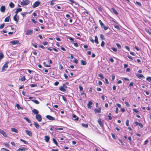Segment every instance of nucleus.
I'll list each match as a JSON object with an SVG mask.
<instances>
[{
  "label": "nucleus",
  "mask_w": 151,
  "mask_h": 151,
  "mask_svg": "<svg viewBox=\"0 0 151 151\" xmlns=\"http://www.w3.org/2000/svg\"><path fill=\"white\" fill-rule=\"evenodd\" d=\"M147 80L148 82L151 83V77H147L146 79Z\"/></svg>",
  "instance_id": "nucleus-33"
},
{
  "label": "nucleus",
  "mask_w": 151,
  "mask_h": 151,
  "mask_svg": "<svg viewBox=\"0 0 151 151\" xmlns=\"http://www.w3.org/2000/svg\"><path fill=\"white\" fill-rule=\"evenodd\" d=\"M33 30L31 29H29L27 30L26 34L27 35H31L32 34Z\"/></svg>",
  "instance_id": "nucleus-6"
},
{
  "label": "nucleus",
  "mask_w": 151,
  "mask_h": 151,
  "mask_svg": "<svg viewBox=\"0 0 151 151\" xmlns=\"http://www.w3.org/2000/svg\"><path fill=\"white\" fill-rule=\"evenodd\" d=\"M55 129L56 130H62L63 129L62 128H55Z\"/></svg>",
  "instance_id": "nucleus-51"
},
{
  "label": "nucleus",
  "mask_w": 151,
  "mask_h": 151,
  "mask_svg": "<svg viewBox=\"0 0 151 151\" xmlns=\"http://www.w3.org/2000/svg\"><path fill=\"white\" fill-rule=\"evenodd\" d=\"M79 88L80 91H82L83 89V87L81 85H80L79 86Z\"/></svg>",
  "instance_id": "nucleus-45"
},
{
  "label": "nucleus",
  "mask_w": 151,
  "mask_h": 151,
  "mask_svg": "<svg viewBox=\"0 0 151 151\" xmlns=\"http://www.w3.org/2000/svg\"><path fill=\"white\" fill-rule=\"evenodd\" d=\"M145 30L147 33L151 36V32L149 31V29L145 28Z\"/></svg>",
  "instance_id": "nucleus-29"
},
{
  "label": "nucleus",
  "mask_w": 151,
  "mask_h": 151,
  "mask_svg": "<svg viewBox=\"0 0 151 151\" xmlns=\"http://www.w3.org/2000/svg\"><path fill=\"white\" fill-rule=\"evenodd\" d=\"M59 90L63 92H65L66 91V89H65L64 88L63 86H60L59 88Z\"/></svg>",
  "instance_id": "nucleus-20"
},
{
  "label": "nucleus",
  "mask_w": 151,
  "mask_h": 151,
  "mask_svg": "<svg viewBox=\"0 0 151 151\" xmlns=\"http://www.w3.org/2000/svg\"><path fill=\"white\" fill-rule=\"evenodd\" d=\"M95 42L97 44H99V42H98V37L96 36L95 37Z\"/></svg>",
  "instance_id": "nucleus-28"
},
{
  "label": "nucleus",
  "mask_w": 151,
  "mask_h": 151,
  "mask_svg": "<svg viewBox=\"0 0 151 151\" xmlns=\"http://www.w3.org/2000/svg\"><path fill=\"white\" fill-rule=\"evenodd\" d=\"M69 1H70L71 3L72 4H74L75 5H78V6H79V4L77 3V2H75L73 0H68Z\"/></svg>",
  "instance_id": "nucleus-16"
},
{
  "label": "nucleus",
  "mask_w": 151,
  "mask_h": 151,
  "mask_svg": "<svg viewBox=\"0 0 151 151\" xmlns=\"http://www.w3.org/2000/svg\"><path fill=\"white\" fill-rule=\"evenodd\" d=\"M111 10L112 12L116 15H117L118 14V13L114 8H111Z\"/></svg>",
  "instance_id": "nucleus-15"
},
{
  "label": "nucleus",
  "mask_w": 151,
  "mask_h": 151,
  "mask_svg": "<svg viewBox=\"0 0 151 151\" xmlns=\"http://www.w3.org/2000/svg\"><path fill=\"white\" fill-rule=\"evenodd\" d=\"M27 150V149L24 147H22L19 148L17 151H25Z\"/></svg>",
  "instance_id": "nucleus-12"
},
{
  "label": "nucleus",
  "mask_w": 151,
  "mask_h": 151,
  "mask_svg": "<svg viewBox=\"0 0 151 151\" xmlns=\"http://www.w3.org/2000/svg\"><path fill=\"white\" fill-rule=\"evenodd\" d=\"M9 61H7L4 64V65L3 66L2 68V71H3V70L5 69L6 68H7L8 67V64L9 63Z\"/></svg>",
  "instance_id": "nucleus-4"
},
{
  "label": "nucleus",
  "mask_w": 151,
  "mask_h": 151,
  "mask_svg": "<svg viewBox=\"0 0 151 151\" xmlns=\"http://www.w3.org/2000/svg\"><path fill=\"white\" fill-rule=\"evenodd\" d=\"M93 103L91 101H89L88 104H87L88 107V108L91 109L92 106L91 105Z\"/></svg>",
  "instance_id": "nucleus-14"
},
{
  "label": "nucleus",
  "mask_w": 151,
  "mask_h": 151,
  "mask_svg": "<svg viewBox=\"0 0 151 151\" xmlns=\"http://www.w3.org/2000/svg\"><path fill=\"white\" fill-rule=\"evenodd\" d=\"M116 45L119 49H120L121 48V46L119 44L117 43H116Z\"/></svg>",
  "instance_id": "nucleus-47"
},
{
  "label": "nucleus",
  "mask_w": 151,
  "mask_h": 151,
  "mask_svg": "<svg viewBox=\"0 0 151 151\" xmlns=\"http://www.w3.org/2000/svg\"><path fill=\"white\" fill-rule=\"evenodd\" d=\"M125 104H126V105L127 106H129V104L128 102H125Z\"/></svg>",
  "instance_id": "nucleus-60"
},
{
  "label": "nucleus",
  "mask_w": 151,
  "mask_h": 151,
  "mask_svg": "<svg viewBox=\"0 0 151 151\" xmlns=\"http://www.w3.org/2000/svg\"><path fill=\"white\" fill-rule=\"evenodd\" d=\"M99 23H100V24H101V25L102 28L104 26H105L104 24H103V23L101 21V20H99Z\"/></svg>",
  "instance_id": "nucleus-32"
},
{
  "label": "nucleus",
  "mask_w": 151,
  "mask_h": 151,
  "mask_svg": "<svg viewBox=\"0 0 151 151\" xmlns=\"http://www.w3.org/2000/svg\"><path fill=\"white\" fill-rule=\"evenodd\" d=\"M53 141L54 142V143L57 145L58 146V143L56 141V140L54 138H53L52 139Z\"/></svg>",
  "instance_id": "nucleus-34"
},
{
  "label": "nucleus",
  "mask_w": 151,
  "mask_h": 151,
  "mask_svg": "<svg viewBox=\"0 0 151 151\" xmlns=\"http://www.w3.org/2000/svg\"><path fill=\"white\" fill-rule=\"evenodd\" d=\"M11 131L12 132H15L16 133H18V131L17 129L14 128H11Z\"/></svg>",
  "instance_id": "nucleus-17"
},
{
  "label": "nucleus",
  "mask_w": 151,
  "mask_h": 151,
  "mask_svg": "<svg viewBox=\"0 0 151 151\" xmlns=\"http://www.w3.org/2000/svg\"><path fill=\"white\" fill-rule=\"evenodd\" d=\"M14 4L12 2H11L9 4V6L11 8H14Z\"/></svg>",
  "instance_id": "nucleus-27"
},
{
  "label": "nucleus",
  "mask_w": 151,
  "mask_h": 151,
  "mask_svg": "<svg viewBox=\"0 0 151 151\" xmlns=\"http://www.w3.org/2000/svg\"><path fill=\"white\" fill-rule=\"evenodd\" d=\"M73 119L76 121H78L79 119V118L77 117L76 115L73 114Z\"/></svg>",
  "instance_id": "nucleus-13"
},
{
  "label": "nucleus",
  "mask_w": 151,
  "mask_h": 151,
  "mask_svg": "<svg viewBox=\"0 0 151 151\" xmlns=\"http://www.w3.org/2000/svg\"><path fill=\"white\" fill-rule=\"evenodd\" d=\"M5 9V7L4 6H2L0 8V11L2 12H4Z\"/></svg>",
  "instance_id": "nucleus-18"
},
{
  "label": "nucleus",
  "mask_w": 151,
  "mask_h": 151,
  "mask_svg": "<svg viewBox=\"0 0 151 151\" xmlns=\"http://www.w3.org/2000/svg\"><path fill=\"white\" fill-rule=\"evenodd\" d=\"M40 4V2L38 1H37L32 6L33 8H35L37 7Z\"/></svg>",
  "instance_id": "nucleus-2"
},
{
  "label": "nucleus",
  "mask_w": 151,
  "mask_h": 151,
  "mask_svg": "<svg viewBox=\"0 0 151 151\" xmlns=\"http://www.w3.org/2000/svg\"><path fill=\"white\" fill-rule=\"evenodd\" d=\"M25 131L26 133L29 136H32V133L30 131L27 130H26Z\"/></svg>",
  "instance_id": "nucleus-10"
},
{
  "label": "nucleus",
  "mask_w": 151,
  "mask_h": 151,
  "mask_svg": "<svg viewBox=\"0 0 151 151\" xmlns=\"http://www.w3.org/2000/svg\"><path fill=\"white\" fill-rule=\"evenodd\" d=\"M32 101L37 104H39V102L37 100H32Z\"/></svg>",
  "instance_id": "nucleus-39"
},
{
  "label": "nucleus",
  "mask_w": 151,
  "mask_h": 151,
  "mask_svg": "<svg viewBox=\"0 0 151 151\" xmlns=\"http://www.w3.org/2000/svg\"><path fill=\"white\" fill-rule=\"evenodd\" d=\"M12 45H15L19 43V41L17 40H13L10 42Z\"/></svg>",
  "instance_id": "nucleus-9"
},
{
  "label": "nucleus",
  "mask_w": 151,
  "mask_h": 151,
  "mask_svg": "<svg viewBox=\"0 0 151 151\" xmlns=\"http://www.w3.org/2000/svg\"><path fill=\"white\" fill-rule=\"evenodd\" d=\"M103 28H104L105 30H106L108 29V27H107L105 26V25L103 27Z\"/></svg>",
  "instance_id": "nucleus-59"
},
{
  "label": "nucleus",
  "mask_w": 151,
  "mask_h": 151,
  "mask_svg": "<svg viewBox=\"0 0 151 151\" xmlns=\"http://www.w3.org/2000/svg\"><path fill=\"white\" fill-rule=\"evenodd\" d=\"M34 124L37 129H39V128L40 126L38 123H36V122H34Z\"/></svg>",
  "instance_id": "nucleus-21"
},
{
  "label": "nucleus",
  "mask_w": 151,
  "mask_h": 151,
  "mask_svg": "<svg viewBox=\"0 0 151 151\" xmlns=\"http://www.w3.org/2000/svg\"><path fill=\"white\" fill-rule=\"evenodd\" d=\"M0 133L2 134L4 137H7V135L6 132L3 130L0 129Z\"/></svg>",
  "instance_id": "nucleus-8"
},
{
  "label": "nucleus",
  "mask_w": 151,
  "mask_h": 151,
  "mask_svg": "<svg viewBox=\"0 0 151 151\" xmlns=\"http://www.w3.org/2000/svg\"><path fill=\"white\" fill-rule=\"evenodd\" d=\"M115 78V76L114 75H112L111 79L112 81H113Z\"/></svg>",
  "instance_id": "nucleus-53"
},
{
  "label": "nucleus",
  "mask_w": 151,
  "mask_h": 151,
  "mask_svg": "<svg viewBox=\"0 0 151 151\" xmlns=\"http://www.w3.org/2000/svg\"><path fill=\"white\" fill-rule=\"evenodd\" d=\"M31 20L35 24H36L37 22L35 21L34 19H32Z\"/></svg>",
  "instance_id": "nucleus-54"
},
{
  "label": "nucleus",
  "mask_w": 151,
  "mask_h": 151,
  "mask_svg": "<svg viewBox=\"0 0 151 151\" xmlns=\"http://www.w3.org/2000/svg\"><path fill=\"white\" fill-rule=\"evenodd\" d=\"M136 126L139 125L140 127H142V124L141 123H139L137 122H134Z\"/></svg>",
  "instance_id": "nucleus-23"
},
{
  "label": "nucleus",
  "mask_w": 151,
  "mask_h": 151,
  "mask_svg": "<svg viewBox=\"0 0 151 151\" xmlns=\"http://www.w3.org/2000/svg\"><path fill=\"white\" fill-rule=\"evenodd\" d=\"M16 106L17 108V109H23L22 108H21L20 106L18 104H16Z\"/></svg>",
  "instance_id": "nucleus-43"
},
{
  "label": "nucleus",
  "mask_w": 151,
  "mask_h": 151,
  "mask_svg": "<svg viewBox=\"0 0 151 151\" xmlns=\"http://www.w3.org/2000/svg\"><path fill=\"white\" fill-rule=\"evenodd\" d=\"M104 45H105V42L104 41H102L101 44V46L102 47H103L104 46Z\"/></svg>",
  "instance_id": "nucleus-55"
},
{
  "label": "nucleus",
  "mask_w": 151,
  "mask_h": 151,
  "mask_svg": "<svg viewBox=\"0 0 151 151\" xmlns=\"http://www.w3.org/2000/svg\"><path fill=\"white\" fill-rule=\"evenodd\" d=\"M114 27L117 29L118 30H119L120 29L119 27L117 25L114 26Z\"/></svg>",
  "instance_id": "nucleus-48"
},
{
  "label": "nucleus",
  "mask_w": 151,
  "mask_h": 151,
  "mask_svg": "<svg viewBox=\"0 0 151 151\" xmlns=\"http://www.w3.org/2000/svg\"><path fill=\"white\" fill-rule=\"evenodd\" d=\"M74 62L76 63H78V60L76 59H75L74 60Z\"/></svg>",
  "instance_id": "nucleus-62"
},
{
  "label": "nucleus",
  "mask_w": 151,
  "mask_h": 151,
  "mask_svg": "<svg viewBox=\"0 0 151 151\" xmlns=\"http://www.w3.org/2000/svg\"><path fill=\"white\" fill-rule=\"evenodd\" d=\"M59 83V82H58V81H56V82L54 84V85L55 86H57Z\"/></svg>",
  "instance_id": "nucleus-63"
},
{
  "label": "nucleus",
  "mask_w": 151,
  "mask_h": 151,
  "mask_svg": "<svg viewBox=\"0 0 151 151\" xmlns=\"http://www.w3.org/2000/svg\"><path fill=\"white\" fill-rule=\"evenodd\" d=\"M20 140L21 141L23 142L25 144L27 145L28 144V142L26 141L25 140L22 139H21Z\"/></svg>",
  "instance_id": "nucleus-36"
},
{
  "label": "nucleus",
  "mask_w": 151,
  "mask_h": 151,
  "mask_svg": "<svg viewBox=\"0 0 151 151\" xmlns=\"http://www.w3.org/2000/svg\"><path fill=\"white\" fill-rule=\"evenodd\" d=\"M98 122L101 127H103V124L101 121V119L100 118L98 120Z\"/></svg>",
  "instance_id": "nucleus-11"
},
{
  "label": "nucleus",
  "mask_w": 151,
  "mask_h": 151,
  "mask_svg": "<svg viewBox=\"0 0 151 151\" xmlns=\"http://www.w3.org/2000/svg\"><path fill=\"white\" fill-rule=\"evenodd\" d=\"M32 112L33 113H34L35 114H38L39 111L36 109H34L32 110Z\"/></svg>",
  "instance_id": "nucleus-19"
},
{
  "label": "nucleus",
  "mask_w": 151,
  "mask_h": 151,
  "mask_svg": "<svg viewBox=\"0 0 151 151\" xmlns=\"http://www.w3.org/2000/svg\"><path fill=\"white\" fill-rule=\"evenodd\" d=\"M10 16H8L7 17H6L4 20V22H9V19L10 18Z\"/></svg>",
  "instance_id": "nucleus-22"
},
{
  "label": "nucleus",
  "mask_w": 151,
  "mask_h": 151,
  "mask_svg": "<svg viewBox=\"0 0 151 151\" xmlns=\"http://www.w3.org/2000/svg\"><path fill=\"white\" fill-rule=\"evenodd\" d=\"M136 75L139 78L141 79L142 78V74H140L137 73H136Z\"/></svg>",
  "instance_id": "nucleus-31"
},
{
  "label": "nucleus",
  "mask_w": 151,
  "mask_h": 151,
  "mask_svg": "<svg viewBox=\"0 0 151 151\" xmlns=\"http://www.w3.org/2000/svg\"><path fill=\"white\" fill-rule=\"evenodd\" d=\"M36 119L39 122H41L42 119L41 116L40 114H37L35 116Z\"/></svg>",
  "instance_id": "nucleus-3"
},
{
  "label": "nucleus",
  "mask_w": 151,
  "mask_h": 151,
  "mask_svg": "<svg viewBox=\"0 0 151 151\" xmlns=\"http://www.w3.org/2000/svg\"><path fill=\"white\" fill-rule=\"evenodd\" d=\"M13 19L14 20L17 22H18L19 20V17L18 16H17V14H16L13 17Z\"/></svg>",
  "instance_id": "nucleus-7"
},
{
  "label": "nucleus",
  "mask_w": 151,
  "mask_h": 151,
  "mask_svg": "<svg viewBox=\"0 0 151 151\" xmlns=\"http://www.w3.org/2000/svg\"><path fill=\"white\" fill-rule=\"evenodd\" d=\"M5 24L4 23L2 24L0 26V28L1 29H3L4 26Z\"/></svg>",
  "instance_id": "nucleus-52"
},
{
  "label": "nucleus",
  "mask_w": 151,
  "mask_h": 151,
  "mask_svg": "<svg viewBox=\"0 0 151 151\" xmlns=\"http://www.w3.org/2000/svg\"><path fill=\"white\" fill-rule=\"evenodd\" d=\"M111 49L114 52H116L117 51V49L115 48L111 47Z\"/></svg>",
  "instance_id": "nucleus-50"
},
{
  "label": "nucleus",
  "mask_w": 151,
  "mask_h": 151,
  "mask_svg": "<svg viewBox=\"0 0 151 151\" xmlns=\"http://www.w3.org/2000/svg\"><path fill=\"white\" fill-rule=\"evenodd\" d=\"M46 117L48 119L50 120L53 121L55 119L54 117H52L50 115H47Z\"/></svg>",
  "instance_id": "nucleus-5"
},
{
  "label": "nucleus",
  "mask_w": 151,
  "mask_h": 151,
  "mask_svg": "<svg viewBox=\"0 0 151 151\" xmlns=\"http://www.w3.org/2000/svg\"><path fill=\"white\" fill-rule=\"evenodd\" d=\"M101 109L99 108L98 109H96L95 110V113H100L101 112Z\"/></svg>",
  "instance_id": "nucleus-30"
},
{
  "label": "nucleus",
  "mask_w": 151,
  "mask_h": 151,
  "mask_svg": "<svg viewBox=\"0 0 151 151\" xmlns=\"http://www.w3.org/2000/svg\"><path fill=\"white\" fill-rule=\"evenodd\" d=\"M100 38L102 40H104L105 38L104 36L102 34H101L100 35Z\"/></svg>",
  "instance_id": "nucleus-37"
},
{
  "label": "nucleus",
  "mask_w": 151,
  "mask_h": 151,
  "mask_svg": "<svg viewBox=\"0 0 151 151\" xmlns=\"http://www.w3.org/2000/svg\"><path fill=\"white\" fill-rule=\"evenodd\" d=\"M43 44L44 45H47L48 44V42H43Z\"/></svg>",
  "instance_id": "nucleus-57"
},
{
  "label": "nucleus",
  "mask_w": 151,
  "mask_h": 151,
  "mask_svg": "<svg viewBox=\"0 0 151 151\" xmlns=\"http://www.w3.org/2000/svg\"><path fill=\"white\" fill-rule=\"evenodd\" d=\"M1 150V151H10L8 150L5 148H2Z\"/></svg>",
  "instance_id": "nucleus-42"
},
{
  "label": "nucleus",
  "mask_w": 151,
  "mask_h": 151,
  "mask_svg": "<svg viewBox=\"0 0 151 151\" xmlns=\"http://www.w3.org/2000/svg\"><path fill=\"white\" fill-rule=\"evenodd\" d=\"M24 119L29 123H31V121L27 117H24Z\"/></svg>",
  "instance_id": "nucleus-35"
},
{
  "label": "nucleus",
  "mask_w": 151,
  "mask_h": 151,
  "mask_svg": "<svg viewBox=\"0 0 151 151\" xmlns=\"http://www.w3.org/2000/svg\"><path fill=\"white\" fill-rule=\"evenodd\" d=\"M22 11V9L21 8H18L17 9V10L15 12V13L16 14H17L19 12H20Z\"/></svg>",
  "instance_id": "nucleus-26"
},
{
  "label": "nucleus",
  "mask_w": 151,
  "mask_h": 151,
  "mask_svg": "<svg viewBox=\"0 0 151 151\" xmlns=\"http://www.w3.org/2000/svg\"><path fill=\"white\" fill-rule=\"evenodd\" d=\"M20 80L22 81H24L25 80L26 78L24 76H23L21 78Z\"/></svg>",
  "instance_id": "nucleus-46"
},
{
  "label": "nucleus",
  "mask_w": 151,
  "mask_h": 151,
  "mask_svg": "<svg viewBox=\"0 0 151 151\" xmlns=\"http://www.w3.org/2000/svg\"><path fill=\"white\" fill-rule=\"evenodd\" d=\"M129 120L128 119L127 120L126 122V124L127 126H129Z\"/></svg>",
  "instance_id": "nucleus-49"
},
{
  "label": "nucleus",
  "mask_w": 151,
  "mask_h": 151,
  "mask_svg": "<svg viewBox=\"0 0 151 151\" xmlns=\"http://www.w3.org/2000/svg\"><path fill=\"white\" fill-rule=\"evenodd\" d=\"M81 64L83 65H86L87 63L86 62L83 60H81Z\"/></svg>",
  "instance_id": "nucleus-25"
},
{
  "label": "nucleus",
  "mask_w": 151,
  "mask_h": 151,
  "mask_svg": "<svg viewBox=\"0 0 151 151\" xmlns=\"http://www.w3.org/2000/svg\"><path fill=\"white\" fill-rule=\"evenodd\" d=\"M31 87H36L37 86V84H31L30 85Z\"/></svg>",
  "instance_id": "nucleus-41"
},
{
  "label": "nucleus",
  "mask_w": 151,
  "mask_h": 151,
  "mask_svg": "<svg viewBox=\"0 0 151 151\" xmlns=\"http://www.w3.org/2000/svg\"><path fill=\"white\" fill-rule=\"evenodd\" d=\"M30 1L29 0H26L25 1L22 2L20 4L22 6L27 5L29 3Z\"/></svg>",
  "instance_id": "nucleus-1"
},
{
  "label": "nucleus",
  "mask_w": 151,
  "mask_h": 151,
  "mask_svg": "<svg viewBox=\"0 0 151 151\" xmlns=\"http://www.w3.org/2000/svg\"><path fill=\"white\" fill-rule=\"evenodd\" d=\"M111 136L114 139H116L115 136L114 135V134L113 133H111Z\"/></svg>",
  "instance_id": "nucleus-61"
},
{
  "label": "nucleus",
  "mask_w": 151,
  "mask_h": 151,
  "mask_svg": "<svg viewBox=\"0 0 151 151\" xmlns=\"http://www.w3.org/2000/svg\"><path fill=\"white\" fill-rule=\"evenodd\" d=\"M63 87L65 89H66V88H67V86L65 84H63Z\"/></svg>",
  "instance_id": "nucleus-64"
},
{
  "label": "nucleus",
  "mask_w": 151,
  "mask_h": 151,
  "mask_svg": "<svg viewBox=\"0 0 151 151\" xmlns=\"http://www.w3.org/2000/svg\"><path fill=\"white\" fill-rule=\"evenodd\" d=\"M69 40H70L71 41V42H74V39H73V38H72L71 37H69Z\"/></svg>",
  "instance_id": "nucleus-56"
},
{
  "label": "nucleus",
  "mask_w": 151,
  "mask_h": 151,
  "mask_svg": "<svg viewBox=\"0 0 151 151\" xmlns=\"http://www.w3.org/2000/svg\"><path fill=\"white\" fill-rule=\"evenodd\" d=\"M81 125L83 127L85 128H87L88 127V124H84L82 123V124Z\"/></svg>",
  "instance_id": "nucleus-38"
},
{
  "label": "nucleus",
  "mask_w": 151,
  "mask_h": 151,
  "mask_svg": "<svg viewBox=\"0 0 151 151\" xmlns=\"http://www.w3.org/2000/svg\"><path fill=\"white\" fill-rule=\"evenodd\" d=\"M45 139L46 142H48L49 141L50 138L48 136H45Z\"/></svg>",
  "instance_id": "nucleus-24"
},
{
  "label": "nucleus",
  "mask_w": 151,
  "mask_h": 151,
  "mask_svg": "<svg viewBox=\"0 0 151 151\" xmlns=\"http://www.w3.org/2000/svg\"><path fill=\"white\" fill-rule=\"evenodd\" d=\"M73 44L76 47H78V45L77 43H73Z\"/></svg>",
  "instance_id": "nucleus-58"
},
{
  "label": "nucleus",
  "mask_w": 151,
  "mask_h": 151,
  "mask_svg": "<svg viewBox=\"0 0 151 151\" xmlns=\"http://www.w3.org/2000/svg\"><path fill=\"white\" fill-rule=\"evenodd\" d=\"M98 76L101 78V79L104 78V77L102 74L101 73H100L98 75Z\"/></svg>",
  "instance_id": "nucleus-44"
},
{
  "label": "nucleus",
  "mask_w": 151,
  "mask_h": 151,
  "mask_svg": "<svg viewBox=\"0 0 151 151\" xmlns=\"http://www.w3.org/2000/svg\"><path fill=\"white\" fill-rule=\"evenodd\" d=\"M43 65H44V66L45 67H50V65H47L46 64V63L45 62H43Z\"/></svg>",
  "instance_id": "nucleus-40"
}]
</instances>
